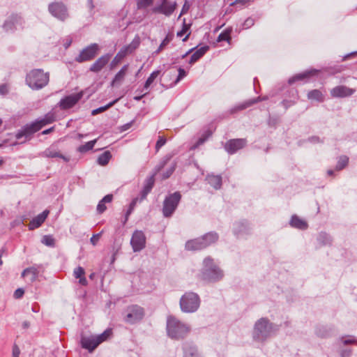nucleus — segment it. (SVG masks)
<instances>
[{
	"label": "nucleus",
	"mask_w": 357,
	"mask_h": 357,
	"mask_svg": "<svg viewBox=\"0 0 357 357\" xmlns=\"http://www.w3.org/2000/svg\"><path fill=\"white\" fill-rule=\"evenodd\" d=\"M190 327L182 323L176 317L169 315L167 320V335L172 339L179 340L184 338L190 332Z\"/></svg>",
	"instance_id": "1"
},
{
	"label": "nucleus",
	"mask_w": 357,
	"mask_h": 357,
	"mask_svg": "<svg viewBox=\"0 0 357 357\" xmlns=\"http://www.w3.org/2000/svg\"><path fill=\"white\" fill-rule=\"evenodd\" d=\"M278 330V327L271 323L266 318L258 320L254 328L253 337L258 341H264Z\"/></svg>",
	"instance_id": "2"
},
{
	"label": "nucleus",
	"mask_w": 357,
	"mask_h": 357,
	"mask_svg": "<svg viewBox=\"0 0 357 357\" xmlns=\"http://www.w3.org/2000/svg\"><path fill=\"white\" fill-rule=\"evenodd\" d=\"M223 277L222 271L214 264L213 259L208 257L204 260L202 278L209 282H215Z\"/></svg>",
	"instance_id": "3"
},
{
	"label": "nucleus",
	"mask_w": 357,
	"mask_h": 357,
	"mask_svg": "<svg viewBox=\"0 0 357 357\" xmlns=\"http://www.w3.org/2000/svg\"><path fill=\"white\" fill-rule=\"evenodd\" d=\"M218 239V235L217 233L209 232L201 238L188 241L185 243V249L194 251L200 250L216 242Z\"/></svg>",
	"instance_id": "4"
},
{
	"label": "nucleus",
	"mask_w": 357,
	"mask_h": 357,
	"mask_svg": "<svg viewBox=\"0 0 357 357\" xmlns=\"http://www.w3.org/2000/svg\"><path fill=\"white\" fill-rule=\"evenodd\" d=\"M50 79L48 73H44L41 69L32 70L26 75V84L33 89H39L45 86Z\"/></svg>",
	"instance_id": "5"
},
{
	"label": "nucleus",
	"mask_w": 357,
	"mask_h": 357,
	"mask_svg": "<svg viewBox=\"0 0 357 357\" xmlns=\"http://www.w3.org/2000/svg\"><path fill=\"white\" fill-rule=\"evenodd\" d=\"M200 302V298L197 294L188 291L181 296L180 299V307L183 312H195L199 307Z\"/></svg>",
	"instance_id": "6"
},
{
	"label": "nucleus",
	"mask_w": 357,
	"mask_h": 357,
	"mask_svg": "<svg viewBox=\"0 0 357 357\" xmlns=\"http://www.w3.org/2000/svg\"><path fill=\"white\" fill-rule=\"evenodd\" d=\"M181 195L179 192H176L167 196L163 203L162 213L165 218L172 215L181 200Z\"/></svg>",
	"instance_id": "7"
},
{
	"label": "nucleus",
	"mask_w": 357,
	"mask_h": 357,
	"mask_svg": "<svg viewBox=\"0 0 357 357\" xmlns=\"http://www.w3.org/2000/svg\"><path fill=\"white\" fill-rule=\"evenodd\" d=\"M125 313L124 321L131 324L141 321L144 316V309L137 305L128 307Z\"/></svg>",
	"instance_id": "8"
},
{
	"label": "nucleus",
	"mask_w": 357,
	"mask_h": 357,
	"mask_svg": "<svg viewBox=\"0 0 357 357\" xmlns=\"http://www.w3.org/2000/svg\"><path fill=\"white\" fill-rule=\"evenodd\" d=\"M49 12L61 21H65L69 17L66 6L61 1H55L49 4Z\"/></svg>",
	"instance_id": "9"
},
{
	"label": "nucleus",
	"mask_w": 357,
	"mask_h": 357,
	"mask_svg": "<svg viewBox=\"0 0 357 357\" xmlns=\"http://www.w3.org/2000/svg\"><path fill=\"white\" fill-rule=\"evenodd\" d=\"M40 129L41 128L39 123H38L36 121L35 122L24 126L20 130L17 132L15 137L18 140H20L22 138L24 137V139L20 142V143H23L27 140L31 139L32 135Z\"/></svg>",
	"instance_id": "10"
},
{
	"label": "nucleus",
	"mask_w": 357,
	"mask_h": 357,
	"mask_svg": "<svg viewBox=\"0 0 357 357\" xmlns=\"http://www.w3.org/2000/svg\"><path fill=\"white\" fill-rule=\"evenodd\" d=\"M154 182H155V179L153 178V176H151V177L148 178L145 181V184H144V188L140 193L141 198L139 199V198H135L132 201V202L130 204V208H129V211H128V214L131 213L132 210H133V208H135V206L137 204L138 201L141 202L142 200L146 199L147 195L152 190V188L154 185Z\"/></svg>",
	"instance_id": "11"
},
{
	"label": "nucleus",
	"mask_w": 357,
	"mask_h": 357,
	"mask_svg": "<svg viewBox=\"0 0 357 357\" xmlns=\"http://www.w3.org/2000/svg\"><path fill=\"white\" fill-rule=\"evenodd\" d=\"M130 244L134 252H139L145 247L146 236L142 231H135L130 240Z\"/></svg>",
	"instance_id": "12"
},
{
	"label": "nucleus",
	"mask_w": 357,
	"mask_h": 357,
	"mask_svg": "<svg viewBox=\"0 0 357 357\" xmlns=\"http://www.w3.org/2000/svg\"><path fill=\"white\" fill-rule=\"evenodd\" d=\"M82 92L67 96L60 100L59 105L61 109H70L78 102V101L82 98Z\"/></svg>",
	"instance_id": "13"
},
{
	"label": "nucleus",
	"mask_w": 357,
	"mask_h": 357,
	"mask_svg": "<svg viewBox=\"0 0 357 357\" xmlns=\"http://www.w3.org/2000/svg\"><path fill=\"white\" fill-rule=\"evenodd\" d=\"M247 141L245 139H234L227 141L225 144V150L229 154H234L237 151L245 146Z\"/></svg>",
	"instance_id": "14"
},
{
	"label": "nucleus",
	"mask_w": 357,
	"mask_h": 357,
	"mask_svg": "<svg viewBox=\"0 0 357 357\" xmlns=\"http://www.w3.org/2000/svg\"><path fill=\"white\" fill-rule=\"evenodd\" d=\"M176 3L175 1H168L165 5H159L152 8L153 13H160L166 16L171 15L176 8Z\"/></svg>",
	"instance_id": "15"
},
{
	"label": "nucleus",
	"mask_w": 357,
	"mask_h": 357,
	"mask_svg": "<svg viewBox=\"0 0 357 357\" xmlns=\"http://www.w3.org/2000/svg\"><path fill=\"white\" fill-rule=\"evenodd\" d=\"M112 330L107 329L98 335H91V353L102 342L107 340L112 335Z\"/></svg>",
	"instance_id": "16"
},
{
	"label": "nucleus",
	"mask_w": 357,
	"mask_h": 357,
	"mask_svg": "<svg viewBox=\"0 0 357 357\" xmlns=\"http://www.w3.org/2000/svg\"><path fill=\"white\" fill-rule=\"evenodd\" d=\"M355 90L346 86H337L333 88L331 91V96L335 98H345L351 96Z\"/></svg>",
	"instance_id": "17"
},
{
	"label": "nucleus",
	"mask_w": 357,
	"mask_h": 357,
	"mask_svg": "<svg viewBox=\"0 0 357 357\" xmlns=\"http://www.w3.org/2000/svg\"><path fill=\"white\" fill-rule=\"evenodd\" d=\"M111 59L109 54H105L100 57L91 67V71L99 72L108 63Z\"/></svg>",
	"instance_id": "18"
},
{
	"label": "nucleus",
	"mask_w": 357,
	"mask_h": 357,
	"mask_svg": "<svg viewBox=\"0 0 357 357\" xmlns=\"http://www.w3.org/2000/svg\"><path fill=\"white\" fill-rule=\"evenodd\" d=\"M49 214V211L45 210L36 217L33 218L29 225V229L32 230L39 227L46 220Z\"/></svg>",
	"instance_id": "19"
},
{
	"label": "nucleus",
	"mask_w": 357,
	"mask_h": 357,
	"mask_svg": "<svg viewBox=\"0 0 357 357\" xmlns=\"http://www.w3.org/2000/svg\"><path fill=\"white\" fill-rule=\"evenodd\" d=\"M43 156L47 158H59L63 160L65 162H68L70 158L63 155L57 149H56L54 146H51L49 148L46 149L43 153Z\"/></svg>",
	"instance_id": "20"
},
{
	"label": "nucleus",
	"mask_w": 357,
	"mask_h": 357,
	"mask_svg": "<svg viewBox=\"0 0 357 357\" xmlns=\"http://www.w3.org/2000/svg\"><path fill=\"white\" fill-rule=\"evenodd\" d=\"M266 100V98H260V97H258L257 98H254V99H252V100H249L245 102H243V103H241L236 106H235L234 107L231 108L230 110H229V113L230 114H234L238 111H241V110H243V109H245L250 106H252L253 104L259 102V101H261V100Z\"/></svg>",
	"instance_id": "21"
},
{
	"label": "nucleus",
	"mask_w": 357,
	"mask_h": 357,
	"mask_svg": "<svg viewBox=\"0 0 357 357\" xmlns=\"http://www.w3.org/2000/svg\"><path fill=\"white\" fill-rule=\"evenodd\" d=\"M39 270L36 266H31L25 268L22 273V278H28V281L30 283L33 282L36 280L38 277Z\"/></svg>",
	"instance_id": "22"
},
{
	"label": "nucleus",
	"mask_w": 357,
	"mask_h": 357,
	"mask_svg": "<svg viewBox=\"0 0 357 357\" xmlns=\"http://www.w3.org/2000/svg\"><path fill=\"white\" fill-rule=\"evenodd\" d=\"M128 64L124 65L122 68L116 73L112 82V85L113 86L120 85L122 83L128 72Z\"/></svg>",
	"instance_id": "23"
},
{
	"label": "nucleus",
	"mask_w": 357,
	"mask_h": 357,
	"mask_svg": "<svg viewBox=\"0 0 357 357\" xmlns=\"http://www.w3.org/2000/svg\"><path fill=\"white\" fill-rule=\"evenodd\" d=\"M290 225L292 227L305 230L308 227L307 222L305 221L304 220L300 218L296 215H294L291 216V220H290Z\"/></svg>",
	"instance_id": "24"
},
{
	"label": "nucleus",
	"mask_w": 357,
	"mask_h": 357,
	"mask_svg": "<svg viewBox=\"0 0 357 357\" xmlns=\"http://www.w3.org/2000/svg\"><path fill=\"white\" fill-rule=\"evenodd\" d=\"M20 22L21 17L17 15H14L5 22L3 28L6 31H13L15 28V24Z\"/></svg>",
	"instance_id": "25"
},
{
	"label": "nucleus",
	"mask_w": 357,
	"mask_h": 357,
	"mask_svg": "<svg viewBox=\"0 0 357 357\" xmlns=\"http://www.w3.org/2000/svg\"><path fill=\"white\" fill-rule=\"evenodd\" d=\"M209 47L207 45L201 47L197 49L191 56L189 63L193 64L197 62L200 58H202L208 50Z\"/></svg>",
	"instance_id": "26"
},
{
	"label": "nucleus",
	"mask_w": 357,
	"mask_h": 357,
	"mask_svg": "<svg viewBox=\"0 0 357 357\" xmlns=\"http://www.w3.org/2000/svg\"><path fill=\"white\" fill-rule=\"evenodd\" d=\"M73 275L76 279H79V284L82 286H86L88 284L87 280L85 278L84 269L78 266L74 270Z\"/></svg>",
	"instance_id": "27"
},
{
	"label": "nucleus",
	"mask_w": 357,
	"mask_h": 357,
	"mask_svg": "<svg viewBox=\"0 0 357 357\" xmlns=\"http://www.w3.org/2000/svg\"><path fill=\"white\" fill-rule=\"evenodd\" d=\"M317 72L318 71L317 70H311L305 71V72L302 73L297 74V75H296L295 76H294L293 77H291V78H290L289 79V84H293L296 81L303 80L304 79L309 78L310 77L317 74Z\"/></svg>",
	"instance_id": "28"
},
{
	"label": "nucleus",
	"mask_w": 357,
	"mask_h": 357,
	"mask_svg": "<svg viewBox=\"0 0 357 357\" xmlns=\"http://www.w3.org/2000/svg\"><path fill=\"white\" fill-rule=\"evenodd\" d=\"M234 231L237 236L243 234H247L248 231V224L246 221L238 222L234 224Z\"/></svg>",
	"instance_id": "29"
},
{
	"label": "nucleus",
	"mask_w": 357,
	"mask_h": 357,
	"mask_svg": "<svg viewBox=\"0 0 357 357\" xmlns=\"http://www.w3.org/2000/svg\"><path fill=\"white\" fill-rule=\"evenodd\" d=\"M184 357H201L197 348L190 344L183 345Z\"/></svg>",
	"instance_id": "30"
},
{
	"label": "nucleus",
	"mask_w": 357,
	"mask_h": 357,
	"mask_svg": "<svg viewBox=\"0 0 357 357\" xmlns=\"http://www.w3.org/2000/svg\"><path fill=\"white\" fill-rule=\"evenodd\" d=\"M208 183L215 190H218L222 186V177L219 175H208L206 177Z\"/></svg>",
	"instance_id": "31"
},
{
	"label": "nucleus",
	"mask_w": 357,
	"mask_h": 357,
	"mask_svg": "<svg viewBox=\"0 0 357 357\" xmlns=\"http://www.w3.org/2000/svg\"><path fill=\"white\" fill-rule=\"evenodd\" d=\"M113 199L112 195H107L105 196L98 203L97 206V211L98 213H102L105 211L107 209V207L105 206L106 203H110L112 202Z\"/></svg>",
	"instance_id": "32"
},
{
	"label": "nucleus",
	"mask_w": 357,
	"mask_h": 357,
	"mask_svg": "<svg viewBox=\"0 0 357 357\" xmlns=\"http://www.w3.org/2000/svg\"><path fill=\"white\" fill-rule=\"evenodd\" d=\"M55 121V116L54 113H47L43 119L37 120V123H39L40 128L43 126L52 123Z\"/></svg>",
	"instance_id": "33"
},
{
	"label": "nucleus",
	"mask_w": 357,
	"mask_h": 357,
	"mask_svg": "<svg viewBox=\"0 0 357 357\" xmlns=\"http://www.w3.org/2000/svg\"><path fill=\"white\" fill-rule=\"evenodd\" d=\"M128 55L127 52H126L123 49H121L117 54L115 56L114 59L110 63V68L114 69L121 61Z\"/></svg>",
	"instance_id": "34"
},
{
	"label": "nucleus",
	"mask_w": 357,
	"mask_h": 357,
	"mask_svg": "<svg viewBox=\"0 0 357 357\" xmlns=\"http://www.w3.org/2000/svg\"><path fill=\"white\" fill-rule=\"evenodd\" d=\"M112 158V154L109 151H106L101 153L97 158V162L101 166H105L108 164Z\"/></svg>",
	"instance_id": "35"
},
{
	"label": "nucleus",
	"mask_w": 357,
	"mask_h": 357,
	"mask_svg": "<svg viewBox=\"0 0 357 357\" xmlns=\"http://www.w3.org/2000/svg\"><path fill=\"white\" fill-rule=\"evenodd\" d=\"M174 35L172 33H168L164 40L162 41L158 48L155 51V54H159L167 45L169 44V43L173 40Z\"/></svg>",
	"instance_id": "36"
},
{
	"label": "nucleus",
	"mask_w": 357,
	"mask_h": 357,
	"mask_svg": "<svg viewBox=\"0 0 357 357\" xmlns=\"http://www.w3.org/2000/svg\"><path fill=\"white\" fill-rule=\"evenodd\" d=\"M307 98L311 100H316L319 102L324 101V96L322 93L317 89H314L308 92Z\"/></svg>",
	"instance_id": "37"
},
{
	"label": "nucleus",
	"mask_w": 357,
	"mask_h": 357,
	"mask_svg": "<svg viewBox=\"0 0 357 357\" xmlns=\"http://www.w3.org/2000/svg\"><path fill=\"white\" fill-rule=\"evenodd\" d=\"M139 45V38L137 37L135 38L130 45L124 47L123 49L128 54H129L134 52L138 47Z\"/></svg>",
	"instance_id": "38"
},
{
	"label": "nucleus",
	"mask_w": 357,
	"mask_h": 357,
	"mask_svg": "<svg viewBox=\"0 0 357 357\" xmlns=\"http://www.w3.org/2000/svg\"><path fill=\"white\" fill-rule=\"evenodd\" d=\"M77 62H84L89 60V47H85L76 57Z\"/></svg>",
	"instance_id": "39"
},
{
	"label": "nucleus",
	"mask_w": 357,
	"mask_h": 357,
	"mask_svg": "<svg viewBox=\"0 0 357 357\" xmlns=\"http://www.w3.org/2000/svg\"><path fill=\"white\" fill-rule=\"evenodd\" d=\"M231 29H227L223 31L218 37V42L222 41H227L229 42L231 40Z\"/></svg>",
	"instance_id": "40"
},
{
	"label": "nucleus",
	"mask_w": 357,
	"mask_h": 357,
	"mask_svg": "<svg viewBox=\"0 0 357 357\" xmlns=\"http://www.w3.org/2000/svg\"><path fill=\"white\" fill-rule=\"evenodd\" d=\"M159 74H160V71L155 70V71H153L150 75V76L146 79V81L144 84V89L145 90H147L149 88L150 85L154 82V80L157 78V77L159 75Z\"/></svg>",
	"instance_id": "41"
},
{
	"label": "nucleus",
	"mask_w": 357,
	"mask_h": 357,
	"mask_svg": "<svg viewBox=\"0 0 357 357\" xmlns=\"http://www.w3.org/2000/svg\"><path fill=\"white\" fill-rule=\"evenodd\" d=\"M154 0H136L137 8L139 10L145 9L153 5Z\"/></svg>",
	"instance_id": "42"
},
{
	"label": "nucleus",
	"mask_w": 357,
	"mask_h": 357,
	"mask_svg": "<svg viewBox=\"0 0 357 357\" xmlns=\"http://www.w3.org/2000/svg\"><path fill=\"white\" fill-rule=\"evenodd\" d=\"M117 101H118V99L114 100V101L110 102L109 104H107V105H105L104 107H100L98 109H93L91 112V114L92 115H96L99 113L103 112L106 111L107 109H108L109 108H110L111 107H112Z\"/></svg>",
	"instance_id": "43"
},
{
	"label": "nucleus",
	"mask_w": 357,
	"mask_h": 357,
	"mask_svg": "<svg viewBox=\"0 0 357 357\" xmlns=\"http://www.w3.org/2000/svg\"><path fill=\"white\" fill-rule=\"evenodd\" d=\"M348 161L349 158L347 156H340L336 165V169L339 171L344 169L347 165Z\"/></svg>",
	"instance_id": "44"
},
{
	"label": "nucleus",
	"mask_w": 357,
	"mask_h": 357,
	"mask_svg": "<svg viewBox=\"0 0 357 357\" xmlns=\"http://www.w3.org/2000/svg\"><path fill=\"white\" fill-rule=\"evenodd\" d=\"M41 242L47 246L54 247L55 245L54 238L50 235H45L43 237Z\"/></svg>",
	"instance_id": "45"
},
{
	"label": "nucleus",
	"mask_w": 357,
	"mask_h": 357,
	"mask_svg": "<svg viewBox=\"0 0 357 357\" xmlns=\"http://www.w3.org/2000/svg\"><path fill=\"white\" fill-rule=\"evenodd\" d=\"M81 345L82 348L89 350V337L83 333L81 334Z\"/></svg>",
	"instance_id": "46"
},
{
	"label": "nucleus",
	"mask_w": 357,
	"mask_h": 357,
	"mask_svg": "<svg viewBox=\"0 0 357 357\" xmlns=\"http://www.w3.org/2000/svg\"><path fill=\"white\" fill-rule=\"evenodd\" d=\"M166 143V138L163 136H160L156 144H155V150L156 151H158L159 149L165 144Z\"/></svg>",
	"instance_id": "47"
},
{
	"label": "nucleus",
	"mask_w": 357,
	"mask_h": 357,
	"mask_svg": "<svg viewBox=\"0 0 357 357\" xmlns=\"http://www.w3.org/2000/svg\"><path fill=\"white\" fill-rule=\"evenodd\" d=\"M175 168H176V165L174 164L170 168H169L164 174H163V176H162V178L163 179H167L172 174L173 172H174L175 170Z\"/></svg>",
	"instance_id": "48"
},
{
	"label": "nucleus",
	"mask_w": 357,
	"mask_h": 357,
	"mask_svg": "<svg viewBox=\"0 0 357 357\" xmlns=\"http://www.w3.org/2000/svg\"><path fill=\"white\" fill-rule=\"evenodd\" d=\"M211 135V133L210 132H208L207 134H206L205 135H204V136L201 137L200 138H199V139L196 142V144L195 145V147H197V146L202 145V144H204V142L207 139V138Z\"/></svg>",
	"instance_id": "49"
},
{
	"label": "nucleus",
	"mask_w": 357,
	"mask_h": 357,
	"mask_svg": "<svg viewBox=\"0 0 357 357\" xmlns=\"http://www.w3.org/2000/svg\"><path fill=\"white\" fill-rule=\"evenodd\" d=\"M319 239L322 241L324 244H327L331 243L330 237L325 233H321L319 234Z\"/></svg>",
	"instance_id": "50"
},
{
	"label": "nucleus",
	"mask_w": 357,
	"mask_h": 357,
	"mask_svg": "<svg viewBox=\"0 0 357 357\" xmlns=\"http://www.w3.org/2000/svg\"><path fill=\"white\" fill-rule=\"evenodd\" d=\"M77 151L80 153H86L89 151V142H86L84 145L79 146Z\"/></svg>",
	"instance_id": "51"
},
{
	"label": "nucleus",
	"mask_w": 357,
	"mask_h": 357,
	"mask_svg": "<svg viewBox=\"0 0 357 357\" xmlns=\"http://www.w3.org/2000/svg\"><path fill=\"white\" fill-rule=\"evenodd\" d=\"M178 75L177 77V79L176 80V83L178 82L181 79H182L183 77L186 76V72L184 69L179 68L178 70Z\"/></svg>",
	"instance_id": "52"
},
{
	"label": "nucleus",
	"mask_w": 357,
	"mask_h": 357,
	"mask_svg": "<svg viewBox=\"0 0 357 357\" xmlns=\"http://www.w3.org/2000/svg\"><path fill=\"white\" fill-rule=\"evenodd\" d=\"M99 50L98 45L96 43L91 44V59H92Z\"/></svg>",
	"instance_id": "53"
},
{
	"label": "nucleus",
	"mask_w": 357,
	"mask_h": 357,
	"mask_svg": "<svg viewBox=\"0 0 357 357\" xmlns=\"http://www.w3.org/2000/svg\"><path fill=\"white\" fill-rule=\"evenodd\" d=\"M24 294V291L22 288L16 289L14 292V297L17 299L21 298Z\"/></svg>",
	"instance_id": "54"
},
{
	"label": "nucleus",
	"mask_w": 357,
	"mask_h": 357,
	"mask_svg": "<svg viewBox=\"0 0 357 357\" xmlns=\"http://www.w3.org/2000/svg\"><path fill=\"white\" fill-rule=\"evenodd\" d=\"M254 24L255 21L252 18H248L247 20H245L243 23V26L244 28L248 29L253 26Z\"/></svg>",
	"instance_id": "55"
},
{
	"label": "nucleus",
	"mask_w": 357,
	"mask_h": 357,
	"mask_svg": "<svg viewBox=\"0 0 357 357\" xmlns=\"http://www.w3.org/2000/svg\"><path fill=\"white\" fill-rule=\"evenodd\" d=\"M102 232L98 233L97 234H93L92 237H91V243L93 245H96L97 242L100 239L101 236Z\"/></svg>",
	"instance_id": "56"
},
{
	"label": "nucleus",
	"mask_w": 357,
	"mask_h": 357,
	"mask_svg": "<svg viewBox=\"0 0 357 357\" xmlns=\"http://www.w3.org/2000/svg\"><path fill=\"white\" fill-rule=\"evenodd\" d=\"M189 29H190L189 25L184 23L183 25L182 30L177 33V36L178 37H181L189 30Z\"/></svg>",
	"instance_id": "57"
},
{
	"label": "nucleus",
	"mask_w": 357,
	"mask_h": 357,
	"mask_svg": "<svg viewBox=\"0 0 357 357\" xmlns=\"http://www.w3.org/2000/svg\"><path fill=\"white\" fill-rule=\"evenodd\" d=\"M344 344L347 345V344H357V340H355L353 337H349L347 339H344V340H342Z\"/></svg>",
	"instance_id": "58"
},
{
	"label": "nucleus",
	"mask_w": 357,
	"mask_h": 357,
	"mask_svg": "<svg viewBox=\"0 0 357 357\" xmlns=\"http://www.w3.org/2000/svg\"><path fill=\"white\" fill-rule=\"evenodd\" d=\"M20 354V348L17 347V345L14 344L13 347V357H19Z\"/></svg>",
	"instance_id": "59"
},
{
	"label": "nucleus",
	"mask_w": 357,
	"mask_h": 357,
	"mask_svg": "<svg viewBox=\"0 0 357 357\" xmlns=\"http://www.w3.org/2000/svg\"><path fill=\"white\" fill-rule=\"evenodd\" d=\"M8 93V88L6 85L4 84H2L0 86V93L1 94H6Z\"/></svg>",
	"instance_id": "60"
},
{
	"label": "nucleus",
	"mask_w": 357,
	"mask_h": 357,
	"mask_svg": "<svg viewBox=\"0 0 357 357\" xmlns=\"http://www.w3.org/2000/svg\"><path fill=\"white\" fill-rule=\"evenodd\" d=\"M351 355V351L350 350H344L341 353L342 357H349Z\"/></svg>",
	"instance_id": "61"
},
{
	"label": "nucleus",
	"mask_w": 357,
	"mask_h": 357,
	"mask_svg": "<svg viewBox=\"0 0 357 357\" xmlns=\"http://www.w3.org/2000/svg\"><path fill=\"white\" fill-rule=\"evenodd\" d=\"M54 129V127H52L49 129H47V130H45L42 132V135H47L49 133H50L51 132H52Z\"/></svg>",
	"instance_id": "62"
},
{
	"label": "nucleus",
	"mask_w": 357,
	"mask_h": 357,
	"mask_svg": "<svg viewBox=\"0 0 357 357\" xmlns=\"http://www.w3.org/2000/svg\"><path fill=\"white\" fill-rule=\"evenodd\" d=\"M249 0H236L234 4L236 5L238 3H241L242 5L245 4Z\"/></svg>",
	"instance_id": "63"
},
{
	"label": "nucleus",
	"mask_w": 357,
	"mask_h": 357,
	"mask_svg": "<svg viewBox=\"0 0 357 357\" xmlns=\"http://www.w3.org/2000/svg\"><path fill=\"white\" fill-rule=\"evenodd\" d=\"M131 124H132V123H129L125 124L124 126H123L122 130H126L129 129L130 128V126H131Z\"/></svg>",
	"instance_id": "64"
}]
</instances>
